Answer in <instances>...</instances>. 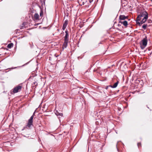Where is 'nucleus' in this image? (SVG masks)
<instances>
[{"mask_svg":"<svg viewBox=\"0 0 152 152\" xmlns=\"http://www.w3.org/2000/svg\"><path fill=\"white\" fill-rule=\"evenodd\" d=\"M35 113V111L33 115L31 116L30 118L28 119V123L27 125L25 127H24L23 129H22L23 130L24 129H30L33 125V120L34 116V115Z\"/></svg>","mask_w":152,"mask_h":152,"instance_id":"obj_1","label":"nucleus"},{"mask_svg":"<svg viewBox=\"0 0 152 152\" xmlns=\"http://www.w3.org/2000/svg\"><path fill=\"white\" fill-rule=\"evenodd\" d=\"M147 42L148 40L147 37L145 36V38H144L140 43V47L142 49H143L146 47L147 44Z\"/></svg>","mask_w":152,"mask_h":152,"instance_id":"obj_2","label":"nucleus"},{"mask_svg":"<svg viewBox=\"0 0 152 152\" xmlns=\"http://www.w3.org/2000/svg\"><path fill=\"white\" fill-rule=\"evenodd\" d=\"M146 16L148 17V13L145 11H143L140 13V14L137 17V19L138 20H140L142 17L144 18Z\"/></svg>","mask_w":152,"mask_h":152,"instance_id":"obj_3","label":"nucleus"},{"mask_svg":"<svg viewBox=\"0 0 152 152\" xmlns=\"http://www.w3.org/2000/svg\"><path fill=\"white\" fill-rule=\"evenodd\" d=\"M22 86L18 85L15 87L13 90V92L14 93H16L20 91L21 89Z\"/></svg>","mask_w":152,"mask_h":152,"instance_id":"obj_4","label":"nucleus"},{"mask_svg":"<svg viewBox=\"0 0 152 152\" xmlns=\"http://www.w3.org/2000/svg\"><path fill=\"white\" fill-rule=\"evenodd\" d=\"M65 35L64 37V40L69 41V35L68 34V31L67 30H66L65 31Z\"/></svg>","mask_w":152,"mask_h":152,"instance_id":"obj_5","label":"nucleus"},{"mask_svg":"<svg viewBox=\"0 0 152 152\" xmlns=\"http://www.w3.org/2000/svg\"><path fill=\"white\" fill-rule=\"evenodd\" d=\"M68 24V20H66L65 21L64 23L63 24L62 29L63 30H64L65 28H66L67 25Z\"/></svg>","mask_w":152,"mask_h":152,"instance_id":"obj_6","label":"nucleus"},{"mask_svg":"<svg viewBox=\"0 0 152 152\" xmlns=\"http://www.w3.org/2000/svg\"><path fill=\"white\" fill-rule=\"evenodd\" d=\"M126 18H127V17H126L124 15H120L119 16V19L121 20H124Z\"/></svg>","mask_w":152,"mask_h":152,"instance_id":"obj_7","label":"nucleus"},{"mask_svg":"<svg viewBox=\"0 0 152 152\" xmlns=\"http://www.w3.org/2000/svg\"><path fill=\"white\" fill-rule=\"evenodd\" d=\"M148 17H147L146 16L145 17H144L143 18L142 20L141 21V24H143L145 23V22L146 21L147 19L148 18Z\"/></svg>","mask_w":152,"mask_h":152,"instance_id":"obj_8","label":"nucleus"},{"mask_svg":"<svg viewBox=\"0 0 152 152\" xmlns=\"http://www.w3.org/2000/svg\"><path fill=\"white\" fill-rule=\"evenodd\" d=\"M118 83H119V81H117V82L115 83L113 86L110 85V87H111L113 88H115L117 87Z\"/></svg>","mask_w":152,"mask_h":152,"instance_id":"obj_9","label":"nucleus"},{"mask_svg":"<svg viewBox=\"0 0 152 152\" xmlns=\"http://www.w3.org/2000/svg\"><path fill=\"white\" fill-rule=\"evenodd\" d=\"M119 23L121 24H122L125 26H126L128 25L127 22L126 20L123 21H120Z\"/></svg>","mask_w":152,"mask_h":152,"instance_id":"obj_10","label":"nucleus"},{"mask_svg":"<svg viewBox=\"0 0 152 152\" xmlns=\"http://www.w3.org/2000/svg\"><path fill=\"white\" fill-rule=\"evenodd\" d=\"M68 42V41H65L64 42L63 44V47L65 48H66L67 46V43Z\"/></svg>","mask_w":152,"mask_h":152,"instance_id":"obj_11","label":"nucleus"},{"mask_svg":"<svg viewBox=\"0 0 152 152\" xmlns=\"http://www.w3.org/2000/svg\"><path fill=\"white\" fill-rule=\"evenodd\" d=\"M39 15L38 13H36L34 15V18L36 20L39 19Z\"/></svg>","mask_w":152,"mask_h":152,"instance_id":"obj_12","label":"nucleus"},{"mask_svg":"<svg viewBox=\"0 0 152 152\" xmlns=\"http://www.w3.org/2000/svg\"><path fill=\"white\" fill-rule=\"evenodd\" d=\"M140 20H138L137 19V20H136V23L137 24H138V25L140 26H141V25L142 24H141V21L140 22L139 21Z\"/></svg>","mask_w":152,"mask_h":152,"instance_id":"obj_13","label":"nucleus"},{"mask_svg":"<svg viewBox=\"0 0 152 152\" xmlns=\"http://www.w3.org/2000/svg\"><path fill=\"white\" fill-rule=\"evenodd\" d=\"M13 46V43H10L7 46V47L9 48H11Z\"/></svg>","mask_w":152,"mask_h":152,"instance_id":"obj_14","label":"nucleus"},{"mask_svg":"<svg viewBox=\"0 0 152 152\" xmlns=\"http://www.w3.org/2000/svg\"><path fill=\"white\" fill-rule=\"evenodd\" d=\"M55 114L57 116L59 115V116H61L63 115V114L62 113H59L57 111H56V112H55Z\"/></svg>","mask_w":152,"mask_h":152,"instance_id":"obj_15","label":"nucleus"},{"mask_svg":"<svg viewBox=\"0 0 152 152\" xmlns=\"http://www.w3.org/2000/svg\"><path fill=\"white\" fill-rule=\"evenodd\" d=\"M148 26V25L147 24H144L142 26V28L144 29L145 30L147 27Z\"/></svg>","mask_w":152,"mask_h":152,"instance_id":"obj_16","label":"nucleus"},{"mask_svg":"<svg viewBox=\"0 0 152 152\" xmlns=\"http://www.w3.org/2000/svg\"><path fill=\"white\" fill-rule=\"evenodd\" d=\"M86 0H85L84 1H81V3H82V4H81V5H83L85 4V3H86Z\"/></svg>","mask_w":152,"mask_h":152,"instance_id":"obj_17","label":"nucleus"},{"mask_svg":"<svg viewBox=\"0 0 152 152\" xmlns=\"http://www.w3.org/2000/svg\"><path fill=\"white\" fill-rule=\"evenodd\" d=\"M26 24V23L24 22L22 24V26H21V27L20 28V29H22L23 28V27L25 26V24Z\"/></svg>","mask_w":152,"mask_h":152,"instance_id":"obj_18","label":"nucleus"},{"mask_svg":"<svg viewBox=\"0 0 152 152\" xmlns=\"http://www.w3.org/2000/svg\"><path fill=\"white\" fill-rule=\"evenodd\" d=\"M39 15H40V16H42L43 15V12L42 11H41L40 12Z\"/></svg>","mask_w":152,"mask_h":152,"instance_id":"obj_19","label":"nucleus"},{"mask_svg":"<svg viewBox=\"0 0 152 152\" xmlns=\"http://www.w3.org/2000/svg\"><path fill=\"white\" fill-rule=\"evenodd\" d=\"M137 146L139 148L140 147H141V144L140 143L138 142L137 143Z\"/></svg>","mask_w":152,"mask_h":152,"instance_id":"obj_20","label":"nucleus"},{"mask_svg":"<svg viewBox=\"0 0 152 152\" xmlns=\"http://www.w3.org/2000/svg\"><path fill=\"white\" fill-rule=\"evenodd\" d=\"M34 85L35 86H37V83L36 82H35L33 83Z\"/></svg>","mask_w":152,"mask_h":152,"instance_id":"obj_21","label":"nucleus"},{"mask_svg":"<svg viewBox=\"0 0 152 152\" xmlns=\"http://www.w3.org/2000/svg\"><path fill=\"white\" fill-rule=\"evenodd\" d=\"M109 87H110V86H107L106 87V88H105L106 89H108V88Z\"/></svg>","mask_w":152,"mask_h":152,"instance_id":"obj_22","label":"nucleus"},{"mask_svg":"<svg viewBox=\"0 0 152 152\" xmlns=\"http://www.w3.org/2000/svg\"><path fill=\"white\" fill-rule=\"evenodd\" d=\"M93 1V0H89V1L90 3H91Z\"/></svg>","mask_w":152,"mask_h":152,"instance_id":"obj_23","label":"nucleus"},{"mask_svg":"<svg viewBox=\"0 0 152 152\" xmlns=\"http://www.w3.org/2000/svg\"><path fill=\"white\" fill-rule=\"evenodd\" d=\"M148 21H149V23H151L152 22L151 20H148Z\"/></svg>","mask_w":152,"mask_h":152,"instance_id":"obj_24","label":"nucleus"},{"mask_svg":"<svg viewBox=\"0 0 152 152\" xmlns=\"http://www.w3.org/2000/svg\"><path fill=\"white\" fill-rule=\"evenodd\" d=\"M45 106H43V107H42V108L43 109H44L45 108Z\"/></svg>","mask_w":152,"mask_h":152,"instance_id":"obj_25","label":"nucleus"},{"mask_svg":"<svg viewBox=\"0 0 152 152\" xmlns=\"http://www.w3.org/2000/svg\"><path fill=\"white\" fill-rule=\"evenodd\" d=\"M42 110H43L44 111H46V110H43V109H42Z\"/></svg>","mask_w":152,"mask_h":152,"instance_id":"obj_26","label":"nucleus"},{"mask_svg":"<svg viewBox=\"0 0 152 152\" xmlns=\"http://www.w3.org/2000/svg\"><path fill=\"white\" fill-rule=\"evenodd\" d=\"M17 68V67H14V68H13V69H15Z\"/></svg>","mask_w":152,"mask_h":152,"instance_id":"obj_27","label":"nucleus"},{"mask_svg":"<svg viewBox=\"0 0 152 152\" xmlns=\"http://www.w3.org/2000/svg\"><path fill=\"white\" fill-rule=\"evenodd\" d=\"M28 64V63H26V64Z\"/></svg>","mask_w":152,"mask_h":152,"instance_id":"obj_28","label":"nucleus"},{"mask_svg":"<svg viewBox=\"0 0 152 152\" xmlns=\"http://www.w3.org/2000/svg\"><path fill=\"white\" fill-rule=\"evenodd\" d=\"M151 0V1H152V0Z\"/></svg>","mask_w":152,"mask_h":152,"instance_id":"obj_29","label":"nucleus"}]
</instances>
